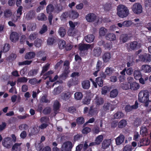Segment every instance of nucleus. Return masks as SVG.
Segmentation results:
<instances>
[{"mask_svg":"<svg viewBox=\"0 0 151 151\" xmlns=\"http://www.w3.org/2000/svg\"><path fill=\"white\" fill-rule=\"evenodd\" d=\"M91 45L88 44H82L80 45L78 49L80 52L83 51L87 50L91 47Z\"/></svg>","mask_w":151,"mask_h":151,"instance_id":"obj_8","label":"nucleus"},{"mask_svg":"<svg viewBox=\"0 0 151 151\" xmlns=\"http://www.w3.org/2000/svg\"><path fill=\"white\" fill-rule=\"evenodd\" d=\"M124 114L121 111H117L114 115V119H119L123 118Z\"/></svg>","mask_w":151,"mask_h":151,"instance_id":"obj_36","label":"nucleus"},{"mask_svg":"<svg viewBox=\"0 0 151 151\" xmlns=\"http://www.w3.org/2000/svg\"><path fill=\"white\" fill-rule=\"evenodd\" d=\"M79 16V14L77 11L72 10L69 12V17L73 19H76Z\"/></svg>","mask_w":151,"mask_h":151,"instance_id":"obj_9","label":"nucleus"},{"mask_svg":"<svg viewBox=\"0 0 151 151\" xmlns=\"http://www.w3.org/2000/svg\"><path fill=\"white\" fill-rule=\"evenodd\" d=\"M69 17V12H63L61 16V18L62 20L65 19Z\"/></svg>","mask_w":151,"mask_h":151,"instance_id":"obj_60","label":"nucleus"},{"mask_svg":"<svg viewBox=\"0 0 151 151\" xmlns=\"http://www.w3.org/2000/svg\"><path fill=\"white\" fill-rule=\"evenodd\" d=\"M140 143L141 144L140 145L138 144L139 146H141L143 145H148L150 143V140L147 139H142L141 140Z\"/></svg>","mask_w":151,"mask_h":151,"instance_id":"obj_42","label":"nucleus"},{"mask_svg":"<svg viewBox=\"0 0 151 151\" xmlns=\"http://www.w3.org/2000/svg\"><path fill=\"white\" fill-rule=\"evenodd\" d=\"M103 64L102 61L99 60L97 61L96 67V70H100L103 66Z\"/></svg>","mask_w":151,"mask_h":151,"instance_id":"obj_40","label":"nucleus"},{"mask_svg":"<svg viewBox=\"0 0 151 151\" xmlns=\"http://www.w3.org/2000/svg\"><path fill=\"white\" fill-rule=\"evenodd\" d=\"M71 96V93L69 91H65L63 93V99L65 100L68 99Z\"/></svg>","mask_w":151,"mask_h":151,"instance_id":"obj_26","label":"nucleus"},{"mask_svg":"<svg viewBox=\"0 0 151 151\" xmlns=\"http://www.w3.org/2000/svg\"><path fill=\"white\" fill-rule=\"evenodd\" d=\"M28 81L27 78L25 77H23L19 78L17 79V81L19 83H26Z\"/></svg>","mask_w":151,"mask_h":151,"instance_id":"obj_56","label":"nucleus"},{"mask_svg":"<svg viewBox=\"0 0 151 151\" xmlns=\"http://www.w3.org/2000/svg\"><path fill=\"white\" fill-rule=\"evenodd\" d=\"M95 38V37L93 34H89L85 37V39L86 42L91 43L93 42Z\"/></svg>","mask_w":151,"mask_h":151,"instance_id":"obj_24","label":"nucleus"},{"mask_svg":"<svg viewBox=\"0 0 151 151\" xmlns=\"http://www.w3.org/2000/svg\"><path fill=\"white\" fill-rule=\"evenodd\" d=\"M83 97L82 93L80 92H76L74 94V98L76 100H80Z\"/></svg>","mask_w":151,"mask_h":151,"instance_id":"obj_33","label":"nucleus"},{"mask_svg":"<svg viewBox=\"0 0 151 151\" xmlns=\"http://www.w3.org/2000/svg\"><path fill=\"white\" fill-rule=\"evenodd\" d=\"M95 100V104L97 105H101L104 103L103 99L102 98L99 97L98 96H96Z\"/></svg>","mask_w":151,"mask_h":151,"instance_id":"obj_23","label":"nucleus"},{"mask_svg":"<svg viewBox=\"0 0 151 151\" xmlns=\"http://www.w3.org/2000/svg\"><path fill=\"white\" fill-rule=\"evenodd\" d=\"M101 52V49L100 47H96L93 50V54L95 56H99L100 55Z\"/></svg>","mask_w":151,"mask_h":151,"instance_id":"obj_22","label":"nucleus"},{"mask_svg":"<svg viewBox=\"0 0 151 151\" xmlns=\"http://www.w3.org/2000/svg\"><path fill=\"white\" fill-rule=\"evenodd\" d=\"M49 67V65H46L42 67V69L40 74V76L43 75L45 72L47 70Z\"/></svg>","mask_w":151,"mask_h":151,"instance_id":"obj_57","label":"nucleus"},{"mask_svg":"<svg viewBox=\"0 0 151 151\" xmlns=\"http://www.w3.org/2000/svg\"><path fill=\"white\" fill-rule=\"evenodd\" d=\"M19 38L18 34L16 32H12L10 36L11 40L13 42H15L18 40Z\"/></svg>","mask_w":151,"mask_h":151,"instance_id":"obj_7","label":"nucleus"},{"mask_svg":"<svg viewBox=\"0 0 151 151\" xmlns=\"http://www.w3.org/2000/svg\"><path fill=\"white\" fill-rule=\"evenodd\" d=\"M149 93L146 90H143L139 92L138 95V99L139 102L145 104V106H147L148 103L150 102L149 100Z\"/></svg>","mask_w":151,"mask_h":151,"instance_id":"obj_1","label":"nucleus"},{"mask_svg":"<svg viewBox=\"0 0 151 151\" xmlns=\"http://www.w3.org/2000/svg\"><path fill=\"white\" fill-rule=\"evenodd\" d=\"M91 129L90 128L86 127L84 128L82 130V132L83 134H87L91 132Z\"/></svg>","mask_w":151,"mask_h":151,"instance_id":"obj_62","label":"nucleus"},{"mask_svg":"<svg viewBox=\"0 0 151 151\" xmlns=\"http://www.w3.org/2000/svg\"><path fill=\"white\" fill-rule=\"evenodd\" d=\"M34 12L33 10L29 11L26 14V18L27 20H29L32 19L34 16Z\"/></svg>","mask_w":151,"mask_h":151,"instance_id":"obj_27","label":"nucleus"},{"mask_svg":"<svg viewBox=\"0 0 151 151\" xmlns=\"http://www.w3.org/2000/svg\"><path fill=\"white\" fill-rule=\"evenodd\" d=\"M54 11V7L52 4H49L46 7V11L47 14H52Z\"/></svg>","mask_w":151,"mask_h":151,"instance_id":"obj_21","label":"nucleus"},{"mask_svg":"<svg viewBox=\"0 0 151 151\" xmlns=\"http://www.w3.org/2000/svg\"><path fill=\"white\" fill-rule=\"evenodd\" d=\"M122 88L124 90H127L129 88L132 89V83H127L122 84L121 85Z\"/></svg>","mask_w":151,"mask_h":151,"instance_id":"obj_34","label":"nucleus"},{"mask_svg":"<svg viewBox=\"0 0 151 151\" xmlns=\"http://www.w3.org/2000/svg\"><path fill=\"white\" fill-rule=\"evenodd\" d=\"M58 33L61 37H64L66 34L65 29L63 27H60L58 30Z\"/></svg>","mask_w":151,"mask_h":151,"instance_id":"obj_45","label":"nucleus"},{"mask_svg":"<svg viewBox=\"0 0 151 151\" xmlns=\"http://www.w3.org/2000/svg\"><path fill=\"white\" fill-rule=\"evenodd\" d=\"M111 58V54L109 52H106L102 56V59L104 62L106 63L109 62Z\"/></svg>","mask_w":151,"mask_h":151,"instance_id":"obj_10","label":"nucleus"},{"mask_svg":"<svg viewBox=\"0 0 151 151\" xmlns=\"http://www.w3.org/2000/svg\"><path fill=\"white\" fill-rule=\"evenodd\" d=\"M40 122L41 123L49 124L50 119L48 117L46 116L42 117L40 119Z\"/></svg>","mask_w":151,"mask_h":151,"instance_id":"obj_32","label":"nucleus"},{"mask_svg":"<svg viewBox=\"0 0 151 151\" xmlns=\"http://www.w3.org/2000/svg\"><path fill=\"white\" fill-rule=\"evenodd\" d=\"M133 11L136 14L141 13L142 11V5L139 3H135L133 6Z\"/></svg>","mask_w":151,"mask_h":151,"instance_id":"obj_5","label":"nucleus"},{"mask_svg":"<svg viewBox=\"0 0 151 151\" xmlns=\"http://www.w3.org/2000/svg\"><path fill=\"white\" fill-rule=\"evenodd\" d=\"M129 39L128 35L127 34H122L120 37V39L123 43L126 42Z\"/></svg>","mask_w":151,"mask_h":151,"instance_id":"obj_39","label":"nucleus"},{"mask_svg":"<svg viewBox=\"0 0 151 151\" xmlns=\"http://www.w3.org/2000/svg\"><path fill=\"white\" fill-rule=\"evenodd\" d=\"M12 13L10 9H7L4 12V15L6 17H10L12 15Z\"/></svg>","mask_w":151,"mask_h":151,"instance_id":"obj_53","label":"nucleus"},{"mask_svg":"<svg viewBox=\"0 0 151 151\" xmlns=\"http://www.w3.org/2000/svg\"><path fill=\"white\" fill-rule=\"evenodd\" d=\"M96 81L99 86L102 87L103 86V81L101 77L97 78L96 79Z\"/></svg>","mask_w":151,"mask_h":151,"instance_id":"obj_47","label":"nucleus"},{"mask_svg":"<svg viewBox=\"0 0 151 151\" xmlns=\"http://www.w3.org/2000/svg\"><path fill=\"white\" fill-rule=\"evenodd\" d=\"M118 93V91L117 89H114L110 92V96L111 98H114L117 96Z\"/></svg>","mask_w":151,"mask_h":151,"instance_id":"obj_38","label":"nucleus"},{"mask_svg":"<svg viewBox=\"0 0 151 151\" xmlns=\"http://www.w3.org/2000/svg\"><path fill=\"white\" fill-rule=\"evenodd\" d=\"M107 32V29L104 27L100 28L99 31V34L100 36L102 37L104 36Z\"/></svg>","mask_w":151,"mask_h":151,"instance_id":"obj_41","label":"nucleus"},{"mask_svg":"<svg viewBox=\"0 0 151 151\" xmlns=\"http://www.w3.org/2000/svg\"><path fill=\"white\" fill-rule=\"evenodd\" d=\"M98 113L97 109L96 108H93V106H91L90 107L88 111V114L89 116H92Z\"/></svg>","mask_w":151,"mask_h":151,"instance_id":"obj_15","label":"nucleus"},{"mask_svg":"<svg viewBox=\"0 0 151 151\" xmlns=\"http://www.w3.org/2000/svg\"><path fill=\"white\" fill-rule=\"evenodd\" d=\"M85 18L88 22H92L96 19V16L95 14L93 13H90L86 16Z\"/></svg>","mask_w":151,"mask_h":151,"instance_id":"obj_6","label":"nucleus"},{"mask_svg":"<svg viewBox=\"0 0 151 151\" xmlns=\"http://www.w3.org/2000/svg\"><path fill=\"white\" fill-rule=\"evenodd\" d=\"M139 60L143 62L146 63L151 61V55L149 54H144L139 56Z\"/></svg>","mask_w":151,"mask_h":151,"instance_id":"obj_4","label":"nucleus"},{"mask_svg":"<svg viewBox=\"0 0 151 151\" xmlns=\"http://www.w3.org/2000/svg\"><path fill=\"white\" fill-rule=\"evenodd\" d=\"M127 124V121L123 119L121 120L118 124V127L119 128H122L125 127Z\"/></svg>","mask_w":151,"mask_h":151,"instance_id":"obj_35","label":"nucleus"},{"mask_svg":"<svg viewBox=\"0 0 151 151\" xmlns=\"http://www.w3.org/2000/svg\"><path fill=\"white\" fill-rule=\"evenodd\" d=\"M37 19L38 20L42 21H46L47 20L46 16L43 13L39 14L37 17Z\"/></svg>","mask_w":151,"mask_h":151,"instance_id":"obj_43","label":"nucleus"},{"mask_svg":"<svg viewBox=\"0 0 151 151\" xmlns=\"http://www.w3.org/2000/svg\"><path fill=\"white\" fill-rule=\"evenodd\" d=\"M81 85L83 88L84 89H88L90 87V82L88 80H85L83 81Z\"/></svg>","mask_w":151,"mask_h":151,"instance_id":"obj_13","label":"nucleus"},{"mask_svg":"<svg viewBox=\"0 0 151 151\" xmlns=\"http://www.w3.org/2000/svg\"><path fill=\"white\" fill-rule=\"evenodd\" d=\"M69 74L63 71V73L59 76V79L63 80H65L68 77Z\"/></svg>","mask_w":151,"mask_h":151,"instance_id":"obj_52","label":"nucleus"},{"mask_svg":"<svg viewBox=\"0 0 151 151\" xmlns=\"http://www.w3.org/2000/svg\"><path fill=\"white\" fill-rule=\"evenodd\" d=\"M66 44V42L64 40H60L58 43L59 47L60 49H62L65 48Z\"/></svg>","mask_w":151,"mask_h":151,"instance_id":"obj_28","label":"nucleus"},{"mask_svg":"<svg viewBox=\"0 0 151 151\" xmlns=\"http://www.w3.org/2000/svg\"><path fill=\"white\" fill-rule=\"evenodd\" d=\"M51 112V109L50 107H45L43 110L42 112L45 115L49 114Z\"/></svg>","mask_w":151,"mask_h":151,"instance_id":"obj_51","label":"nucleus"},{"mask_svg":"<svg viewBox=\"0 0 151 151\" xmlns=\"http://www.w3.org/2000/svg\"><path fill=\"white\" fill-rule=\"evenodd\" d=\"M39 71V68H36L34 69H32L29 70L28 73V76H36L38 73Z\"/></svg>","mask_w":151,"mask_h":151,"instance_id":"obj_12","label":"nucleus"},{"mask_svg":"<svg viewBox=\"0 0 151 151\" xmlns=\"http://www.w3.org/2000/svg\"><path fill=\"white\" fill-rule=\"evenodd\" d=\"M106 40L111 41L116 40V37L114 34L109 33L106 35Z\"/></svg>","mask_w":151,"mask_h":151,"instance_id":"obj_17","label":"nucleus"},{"mask_svg":"<svg viewBox=\"0 0 151 151\" xmlns=\"http://www.w3.org/2000/svg\"><path fill=\"white\" fill-rule=\"evenodd\" d=\"M104 137L102 135L98 136L96 138L95 141L96 142L97 145H99L103 140Z\"/></svg>","mask_w":151,"mask_h":151,"instance_id":"obj_48","label":"nucleus"},{"mask_svg":"<svg viewBox=\"0 0 151 151\" xmlns=\"http://www.w3.org/2000/svg\"><path fill=\"white\" fill-rule=\"evenodd\" d=\"M103 107L104 110L105 111L109 110L113 111L114 110L113 105L109 103L105 104L103 106Z\"/></svg>","mask_w":151,"mask_h":151,"instance_id":"obj_19","label":"nucleus"},{"mask_svg":"<svg viewBox=\"0 0 151 151\" xmlns=\"http://www.w3.org/2000/svg\"><path fill=\"white\" fill-rule=\"evenodd\" d=\"M35 55V53L34 52H29L26 54L24 58L26 60H30L34 58Z\"/></svg>","mask_w":151,"mask_h":151,"instance_id":"obj_14","label":"nucleus"},{"mask_svg":"<svg viewBox=\"0 0 151 151\" xmlns=\"http://www.w3.org/2000/svg\"><path fill=\"white\" fill-rule=\"evenodd\" d=\"M91 97L89 96H86L83 100L82 102L84 104L88 105L90 103Z\"/></svg>","mask_w":151,"mask_h":151,"instance_id":"obj_31","label":"nucleus"},{"mask_svg":"<svg viewBox=\"0 0 151 151\" xmlns=\"http://www.w3.org/2000/svg\"><path fill=\"white\" fill-rule=\"evenodd\" d=\"M47 30V26L45 24H44L42 26V27L40 31V33L41 34H42L45 33Z\"/></svg>","mask_w":151,"mask_h":151,"instance_id":"obj_55","label":"nucleus"},{"mask_svg":"<svg viewBox=\"0 0 151 151\" xmlns=\"http://www.w3.org/2000/svg\"><path fill=\"white\" fill-rule=\"evenodd\" d=\"M28 127V125L26 124H20L19 127V129L21 130H26Z\"/></svg>","mask_w":151,"mask_h":151,"instance_id":"obj_63","label":"nucleus"},{"mask_svg":"<svg viewBox=\"0 0 151 151\" xmlns=\"http://www.w3.org/2000/svg\"><path fill=\"white\" fill-rule=\"evenodd\" d=\"M40 102L42 103H49L50 102V100L47 98V96L46 95H44L41 97Z\"/></svg>","mask_w":151,"mask_h":151,"instance_id":"obj_25","label":"nucleus"},{"mask_svg":"<svg viewBox=\"0 0 151 151\" xmlns=\"http://www.w3.org/2000/svg\"><path fill=\"white\" fill-rule=\"evenodd\" d=\"M76 123L78 125H82L84 122V119L83 117H78L76 120Z\"/></svg>","mask_w":151,"mask_h":151,"instance_id":"obj_46","label":"nucleus"},{"mask_svg":"<svg viewBox=\"0 0 151 151\" xmlns=\"http://www.w3.org/2000/svg\"><path fill=\"white\" fill-rule=\"evenodd\" d=\"M55 41V40L53 37H49L47 40V43L48 45H51L53 44Z\"/></svg>","mask_w":151,"mask_h":151,"instance_id":"obj_61","label":"nucleus"},{"mask_svg":"<svg viewBox=\"0 0 151 151\" xmlns=\"http://www.w3.org/2000/svg\"><path fill=\"white\" fill-rule=\"evenodd\" d=\"M140 46V43H138L137 42L134 41L133 42V50L139 49Z\"/></svg>","mask_w":151,"mask_h":151,"instance_id":"obj_54","label":"nucleus"},{"mask_svg":"<svg viewBox=\"0 0 151 151\" xmlns=\"http://www.w3.org/2000/svg\"><path fill=\"white\" fill-rule=\"evenodd\" d=\"M63 10V6L60 4H57L54 8V12L57 14L59 13Z\"/></svg>","mask_w":151,"mask_h":151,"instance_id":"obj_37","label":"nucleus"},{"mask_svg":"<svg viewBox=\"0 0 151 151\" xmlns=\"http://www.w3.org/2000/svg\"><path fill=\"white\" fill-rule=\"evenodd\" d=\"M140 132L143 135H146L147 133V128L144 126H142L141 128Z\"/></svg>","mask_w":151,"mask_h":151,"instance_id":"obj_59","label":"nucleus"},{"mask_svg":"<svg viewBox=\"0 0 151 151\" xmlns=\"http://www.w3.org/2000/svg\"><path fill=\"white\" fill-rule=\"evenodd\" d=\"M134 78L137 80L139 79V78L141 77V75L140 71L139 70H135L134 72Z\"/></svg>","mask_w":151,"mask_h":151,"instance_id":"obj_50","label":"nucleus"},{"mask_svg":"<svg viewBox=\"0 0 151 151\" xmlns=\"http://www.w3.org/2000/svg\"><path fill=\"white\" fill-rule=\"evenodd\" d=\"M78 82V81H74L73 79H71L68 81L67 85L69 87H70L72 86L75 85L77 84Z\"/></svg>","mask_w":151,"mask_h":151,"instance_id":"obj_44","label":"nucleus"},{"mask_svg":"<svg viewBox=\"0 0 151 151\" xmlns=\"http://www.w3.org/2000/svg\"><path fill=\"white\" fill-rule=\"evenodd\" d=\"M117 14L121 18H123L127 17L129 14V10L128 8L123 4H119L116 9Z\"/></svg>","mask_w":151,"mask_h":151,"instance_id":"obj_2","label":"nucleus"},{"mask_svg":"<svg viewBox=\"0 0 151 151\" xmlns=\"http://www.w3.org/2000/svg\"><path fill=\"white\" fill-rule=\"evenodd\" d=\"M21 144L18 143H15L13 146L12 151H20L21 150Z\"/></svg>","mask_w":151,"mask_h":151,"instance_id":"obj_29","label":"nucleus"},{"mask_svg":"<svg viewBox=\"0 0 151 151\" xmlns=\"http://www.w3.org/2000/svg\"><path fill=\"white\" fill-rule=\"evenodd\" d=\"M112 70L111 68L107 67L105 71L106 74L108 76H110L112 73Z\"/></svg>","mask_w":151,"mask_h":151,"instance_id":"obj_58","label":"nucleus"},{"mask_svg":"<svg viewBox=\"0 0 151 151\" xmlns=\"http://www.w3.org/2000/svg\"><path fill=\"white\" fill-rule=\"evenodd\" d=\"M42 42L41 39L37 38L35 41L34 45L36 47H39L41 46Z\"/></svg>","mask_w":151,"mask_h":151,"instance_id":"obj_49","label":"nucleus"},{"mask_svg":"<svg viewBox=\"0 0 151 151\" xmlns=\"http://www.w3.org/2000/svg\"><path fill=\"white\" fill-rule=\"evenodd\" d=\"M65 145V151H70L72 148L73 145L72 143L70 141H68L64 143Z\"/></svg>","mask_w":151,"mask_h":151,"instance_id":"obj_16","label":"nucleus"},{"mask_svg":"<svg viewBox=\"0 0 151 151\" xmlns=\"http://www.w3.org/2000/svg\"><path fill=\"white\" fill-rule=\"evenodd\" d=\"M124 139V136L122 134H120L115 139V142L117 145H120L123 142Z\"/></svg>","mask_w":151,"mask_h":151,"instance_id":"obj_11","label":"nucleus"},{"mask_svg":"<svg viewBox=\"0 0 151 151\" xmlns=\"http://www.w3.org/2000/svg\"><path fill=\"white\" fill-rule=\"evenodd\" d=\"M111 140L110 139H104L102 143V147L103 149H106L110 145Z\"/></svg>","mask_w":151,"mask_h":151,"instance_id":"obj_18","label":"nucleus"},{"mask_svg":"<svg viewBox=\"0 0 151 151\" xmlns=\"http://www.w3.org/2000/svg\"><path fill=\"white\" fill-rule=\"evenodd\" d=\"M2 144L6 148H10L13 145L12 140L10 137H6L2 141Z\"/></svg>","mask_w":151,"mask_h":151,"instance_id":"obj_3","label":"nucleus"},{"mask_svg":"<svg viewBox=\"0 0 151 151\" xmlns=\"http://www.w3.org/2000/svg\"><path fill=\"white\" fill-rule=\"evenodd\" d=\"M60 104L58 101H56L54 102L53 105V109L54 112L55 113L59 109Z\"/></svg>","mask_w":151,"mask_h":151,"instance_id":"obj_30","label":"nucleus"},{"mask_svg":"<svg viewBox=\"0 0 151 151\" xmlns=\"http://www.w3.org/2000/svg\"><path fill=\"white\" fill-rule=\"evenodd\" d=\"M141 70L145 73H149L151 71V67L147 65H143L141 67Z\"/></svg>","mask_w":151,"mask_h":151,"instance_id":"obj_20","label":"nucleus"},{"mask_svg":"<svg viewBox=\"0 0 151 151\" xmlns=\"http://www.w3.org/2000/svg\"><path fill=\"white\" fill-rule=\"evenodd\" d=\"M132 149V145H127L124 147L123 151H131Z\"/></svg>","mask_w":151,"mask_h":151,"instance_id":"obj_64","label":"nucleus"}]
</instances>
